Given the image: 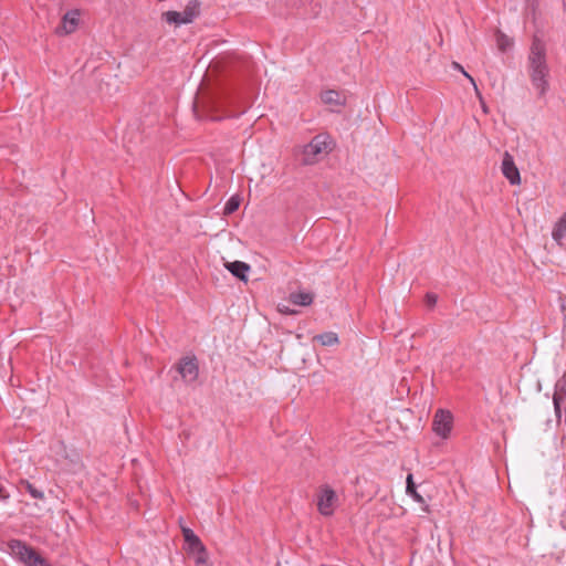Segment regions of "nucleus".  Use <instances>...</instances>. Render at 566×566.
<instances>
[{"label": "nucleus", "mask_w": 566, "mask_h": 566, "mask_svg": "<svg viewBox=\"0 0 566 566\" xmlns=\"http://www.w3.org/2000/svg\"><path fill=\"white\" fill-rule=\"evenodd\" d=\"M176 369L187 384L196 381L199 375V366L195 356L182 357L176 365Z\"/></svg>", "instance_id": "6e6552de"}, {"label": "nucleus", "mask_w": 566, "mask_h": 566, "mask_svg": "<svg viewBox=\"0 0 566 566\" xmlns=\"http://www.w3.org/2000/svg\"><path fill=\"white\" fill-rule=\"evenodd\" d=\"M10 497V494L3 486H0V500L6 501Z\"/></svg>", "instance_id": "a878e982"}, {"label": "nucleus", "mask_w": 566, "mask_h": 566, "mask_svg": "<svg viewBox=\"0 0 566 566\" xmlns=\"http://www.w3.org/2000/svg\"><path fill=\"white\" fill-rule=\"evenodd\" d=\"M452 67L457 71H460L471 83L472 85L474 86V90L476 92L478 95H480L479 93V90H478V86H476V83L474 81V78L468 73L465 72V70L463 69V66L458 63V62H452Z\"/></svg>", "instance_id": "5701e85b"}, {"label": "nucleus", "mask_w": 566, "mask_h": 566, "mask_svg": "<svg viewBox=\"0 0 566 566\" xmlns=\"http://www.w3.org/2000/svg\"><path fill=\"white\" fill-rule=\"evenodd\" d=\"M226 269L229 270L234 276L247 282V273L250 270V265L242 261L226 262Z\"/></svg>", "instance_id": "f8f14e48"}, {"label": "nucleus", "mask_w": 566, "mask_h": 566, "mask_svg": "<svg viewBox=\"0 0 566 566\" xmlns=\"http://www.w3.org/2000/svg\"><path fill=\"white\" fill-rule=\"evenodd\" d=\"M321 101L329 106L332 111H336L346 104V95L335 90H325L321 93Z\"/></svg>", "instance_id": "9d476101"}, {"label": "nucleus", "mask_w": 566, "mask_h": 566, "mask_svg": "<svg viewBox=\"0 0 566 566\" xmlns=\"http://www.w3.org/2000/svg\"><path fill=\"white\" fill-rule=\"evenodd\" d=\"M528 75L533 86L537 90L539 96H544L548 91L549 69L546 62V49L544 43L534 39L528 55Z\"/></svg>", "instance_id": "f257e3e1"}, {"label": "nucleus", "mask_w": 566, "mask_h": 566, "mask_svg": "<svg viewBox=\"0 0 566 566\" xmlns=\"http://www.w3.org/2000/svg\"><path fill=\"white\" fill-rule=\"evenodd\" d=\"M313 298V294L308 292H294L290 294V302L300 306H308L312 304Z\"/></svg>", "instance_id": "2eb2a0df"}, {"label": "nucleus", "mask_w": 566, "mask_h": 566, "mask_svg": "<svg viewBox=\"0 0 566 566\" xmlns=\"http://www.w3.org/2000/svg\"><path fill=\"white\" fill-rule=\"evenodd\" d=\"M279 311L283 314H294V311H291L287 306L279 305Z\"/></svg>", "instance_id": "bb28decb"}, {"label": "nucleus", "mask_w": 566, "mask_h": 566, "mask_svg": "<svg viewBox=\"0 0 566 566\" xmlns=\"http://www.w3.org/2000/svg\"><path fill=\"white\" fill-rule=\"evenodd\" d=\"M10 553L27 566H51L35 549L21 541L9 542Z\"/></svg>", "instance_id": "20e7f679"}, {"label": "nucleus", "mask_w": 566, "mask_h": 566, "mask_svg": "<svg viewBox=\"0 0 566 566\" xmlns=\"http://www.w3.org/2000/svg\"><path fill=\"white\" fill-rule=\"evenodd\" d=\"M496 44L501 52H505L513 46V40L502 32L496 33Z\"/></svg>", "instance_id": "aec40b11"}, {"label": "nucleus", "mask_w": 566, "mask_h": 566, "mask_svg": "<svg viewBox=\"0 0 566 566\" xmlns=\"http://www.w3.org/2000/svg\"><path fill=\"white\" fill-rule=\"evenodd\" d=\"M182 535L187 544L186 551L197 566H206L208 562V552L201 539L188 527H182Z\"/></svg>", "instance_id": "39448f33"}, {"label": "nucleus", "mask_w": 566, "mask_h": 566, "mask_svg": "<svg viewBox=\"0 0 566 566\" xmlns=\"http://www.w3.org/2000/svg\"><path fill=\"white\" fill-rule=\"evenodd\" d=\"M80 21V12L77 10H72L66 12L61 21L60 27L56 29L59 34H71L73 33Z\"/></svg>", "instance_id": "9b49d317"}, {"label": "nucleus", "mask_w": 566, "mask_h": 566, "mask_svg": "<svg viewBox=\"0 0 566 566\" xmlns=\"http://www.w3.org/2000/svg\"><path fill=\"white\" fill-rule=\"evenodd\" d=\"M407 493L410 494L417 502L422 503L423 499L420 494L416 491V485L412 480V475L409 474L407 476Z\"/></svg>", "instance_id": "4be33fe9"}, {"label": "nucleus", "mask_w": 566, "mask_h": 566, "mask_svg": "<svg viewBox=\"0 0 566 566\" xmlns=\"http://www.w3.org/2000/svg\"><path fill=\"white\" fill-rule=\"evenodd\" d=\"M566 398V384H557L553 396V402L557 417L560 413V405Z\"/></svg>", "instance_id": "dca6fc26"}, {"label": "nucleus", "mask_w": 566, "mask_h": 566, "mask_svg": "<svg viewBox=\"0 0 566 566\" xmlns=\"http://www.w3.org/2000/svg\"><path fill=\"white\" fill-rule=\"evenodd\" d=\"M19 486L23 488L25 491H28L29 494L33 499H36V500H43L44 499L43 492L39 491L38 489H35L33 486V484H31L28 480L21 479L20 482H19Z\"/></svg>", "instance_id": "a211bd4d"}, {"label": "nucleus", "mask_w": 566, "mask_h": 566, "mask_svg": "<svg viewBox=\"0 0 566 566\" xmlns=\"http://www.w3.org/2000/svg\"><path fill=\"white\" fill-rule=\"evenodd\" d=\"M240 198L238 196H233L231 197L227 202H226V206L223 208V213L226 216H229L231 213H233L234 211L238 210L239 206H240Z\"/></svg>", "instance_id": "412c9836"}, {"label": "nucleus", "mask_w": 566, "mask_h": 566, "mask_svg": "<svg viewBox=\"0 0 566 566\" xmlns=\"http://www.w3.org/2000/svg\"><path fill=\"white\" fill-rule=\"evenodd\" d=\"M338 496L328 485H323L316 493V506L324 516H332L337 507Z\"/></svg>", "instance_id": "423d86ee"}, {"label": "nucleus", "mask_w": 566, "mask_h": 566, "mask_svg": "<svg viewBox=\"0 0 566 566\" xmlns=\"http://www.w3.org/2000/svg\"><path fill=\"white\" fill-rule=\"evenodd\" d=\"M537 4V0H525V8L527 11H531L532 13H535Z\"/></svg>", "instance_id": "393cba45"}, {"label": "nucleus", "mask_w": 566, "mask_h": 566, "mask_svg": "<svg viewBox=\"0 0 566 566\" xmlns=\"http://www.w3.org/2000/svg\"><path fill=\"white\" fill-rule=\"evenodd\" d=\"M437 295L433 293H427L424 296V302L429 307H433L437 303Z\"/></svg>", "instance_id": "b1692460"}, {"label": "nucleus", "mask_w": 566, "mask_h": 566, "mask_svg": "<svg viewBox=\"0 0 566 566\" xmlns=\"http://www.w3.org/2000/svg\"><path fill=\"white\" fill-rule=\"evenodd\" d=\"M502 172L512 185L521 184L520 171L514 163L512 155L507 151L504 153L502 160Z\"/></svg>", "instance_id": "1a4fd4ad"}, {"label": "nucleus", "mask_w": 566, "mask_h": 566, "mask_svg": "<svg viewBox=\"0 0 566 566\" xmlns=\"http://www.w3.org/2000/svg\"><path fill=\"white\" fill-rule=\"evenodd\" d=\"M200 7L199 0H190L182 11L184 23H191L200 14Z\"/></svg>", "instance_id": "ddd939ff"}, {"label": "nucleus", "mask_w": 566, "mask_h": 566, "mask_svg": "<svg viewBox=\"0 0 566 566\" xmlns=\"http://www.w3.org/2000/svg\"><path fill=\"white\" fill-rule=\"evenodd\" d=\"M552 237L558 245H563V239L566 237V213L553 227Z\"/></svg>", "instance_id": "4468645a"}, {"label": "nucleus", "mask_w": 566, "mask_h": 566, "mask_svg": "<svg viewBox=\"0 0 566 566\" xmlns=\"http://www.w3.org/2000/svg\"><path fill=\"white\" fill-rule=\"evenodd\" d=\"M332 149L333 142L328 135H316L307 145L304 146L302 161L304 165H314L328 155Z\"/></svg>", "instance_id": "f03ea898"}, {"label": "nucleus", "mask_w": 566, "mask_h": 566, "mask_svg": "<svg viewBox=\"0 0 566 566\" xmlns=\"http://www.w3.org/2000/svg\"><path fill=\"white\" fill-rule=\"evenodd\" d=\"M10 553L27 566H51L35 549L21 541L9 542Z\"/></svg>", "instance_id": "7ed1b4c3"}, {"label": "nucleus", "mask_w": 566, "mask_h": 566, "mask_svg": "<svg viewBox=\"0 0 566 566\" xmlns=\"http://www.w3.org/2000/svg\"><path fill=\"white\" fill-rule=\"evenodd\" d=\"M163 19L169 23L175 25L185 24L184 23V13L178 11H166L163 13Z\"/></svg>", "instance_id": "f3484780"}, {"label": "nucleus", "mask_w": 566, "mask_h": 566, "mask_svg": "<svg viewBox=\"0 0 566 566\" xmlns=\"http://www.w3.org/2000/svg\"><path fill=\"white\" fill-rule=\"evenodd\" d=\"M315 339L319 342L323 346H333L338 344V336L333 332L317 335L315 336Z\"/></svg>", "instance_id": "6ab92c4d"}, {"label": "nucleus", "mask_w": 566, "mask_h": 566, "mask_svg": "<svg viewBox=\"0 0 566 566\" xmlns=\"http://www.w3.org/2000/svg\"><path fill=\"white\" fill-rule=\"evenodd\" d=\"M453 427V416L449 410L438 409L433 416L432 430L442 439L449 438Z\"/></svg>", "instance_id": "0eeeda50"}]
</instances>
